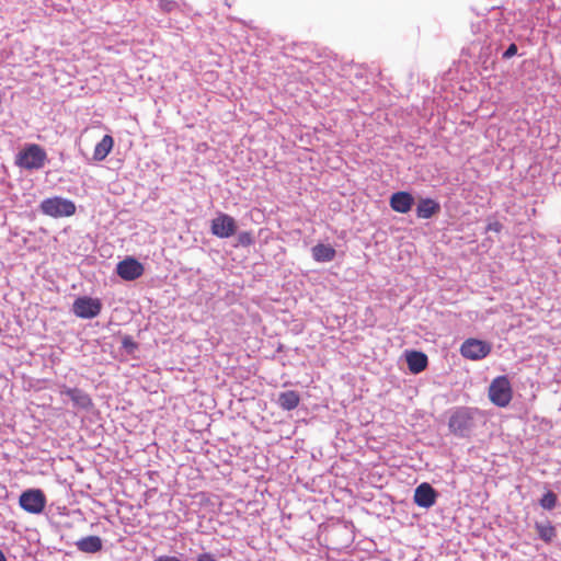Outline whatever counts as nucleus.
<instances>
[{
  "instance_id": "nucleus-4",
  "label": "nucleus",
  "mask_w": 561,
  "mask_h": 561,
  "mask_svg": "<svg viewBox=\"0 0 561 561\" xmlns=\"http://www.w3.org/2000/svg\"><path fill=\"white\" fill-rule=\"evenodd\" d=\"M512 397V386L507 376H499L492 380L489 387V399L493 404L505 408L510 404Z\"/></svg>"
},
{
  "instance_id": "nucleus-16",
  "label": "nucleus",
  "mask_w": 561,
  "mask_h": 561,
  "mask_svg": "<svg viewBox=\"0 0 561 561\" xmlns=\"http://www.w3.org/2000/svg\"><path fill=\"white\" fill-rule=\"evenodd\" d=\"M114 146V139L111 135H104L101 141H99L93 151V160L96 162L103 161L112 151Z\"/></svg>"
},
{
  "instance_id": "nucleus-15",
  "label": "nucleus",
  "mask_w": 561,
  "mask_h": 561,
  "mask_svg": "<svg viewBox=\"0 0 561 561\" xmlns=\"http://www.w3.org/2000/svg\"><path fill=\"white\" fill-rule=\"evenodd\" d=\"M407 364L411 373L420 374L427 366V356L417 351H412L407 354Z\"/></svg>"
},
{
  "instance_id": "nucleus-9",
  "label": "nucleus",
  "mask_w": 561,
  "mask_h": 561,
  "mask_svg": "<svg viewBox=\"0 0 561 561\" xmlns=\"http://www.w3.org/2000/svg\"><path fill=\"white\" fill-rule=\"evenodd\" d=\"M144 272V265L131 256L126 257L116 265V273L124 280H135L141 277Z\"/></svg>"
},
{
  "instance_id": "nucleus-13",
  "label": "nucleus",
  "mask_w": 561,
  "mask_h": 561,
  "mask_svg": "<svg viewBox=\"0 0 561 561\" xmlns=\"http://www.w3.org/2000/svg\"><path fill=\"white\" fill-rule=\"evenodd\" d=\"M439 211V203L432 198H422L416 206V216L422 219H430Z\"/></svg>"
},
{
  "instance_id": "nucleus-3",
  "label": "nucleus",
  "mask_w": 561,
  "mask_h": 561,
  "mask_svg": "<svg viewBox=\"0 0 561 561\" xmlns=\"http://www.w3.org/2000/svg\"><path fill=\"white\" fill-rule=\"evenodd\" d=\"M39 210L53 218L69 217L76 213V205L68 198L54 196L43 199L39 204Z\"/></svg>"
},
{
  "instance_id": "nucleus-29",
  "label": "nucleus",
  "mask_w": 561,
  "mask_h": 561,
  "mask_svg": "<svg viewBox=\"0 0 561 561\" xmlns=\"http://www.w3.org/2000/svg\"><path fill=\"white\" fill-rule=\"evenodd\" d=\"M225 3L227 7L231 8L232 7V2H230L229 0H225Z\"/></svg>"
},
{
  "instance_id": "nucleus-28",
  "label": "nucleus",
  "mask_w": 561,
  "mask_h": 561,
  "mask_svg": "<svg viewBox=\"0 0 561 561\" xmlns=\"http://www.w3.org/2000/svg\"><path fill=\"white\" fill-rule=\"evenodd\" d=\"M0 561H7V558L1 550H0Z\"/></svg>"
},
{
  "instance_id": "nucleus-12",
  "label": "nucleus",
  "mask_w": 561,
  "mask_h": 561,
  "mask_svg": "<svg viewBox=\"0 0 561 561\" xmlns=\"http://www.w3.org/2000/svg\"><path fill=\"white\" fill-rule=\"evenodd\" d=\"M389 204L394 211L407 214L411 210L414 204V197L409 192H396L390 196Z\"/></svg>"
},
{
  "instance_id": "nucleus-7",
  "label": "nucleus",
  "mask_w": 561,
  "mask_h": 561,
  "mask_svg": "<svg viewBox=\"0 0 561 561\" xmlns=\"http://www.w3.org/2000/svg\"><path fill=\"white\" fill-rule=\"evenodd\" d=\"M491 351L492 345L489 342L478 339H468L460 347L461 355L471 360L483 359L491 353Z\"/></svg>"
},
{
  "instance_id": "nucleus-21",
  "label": "nucleus",
  "mask_w": 561,
  "mask_h": 561,
  "mask_svg": "<svg viewBox=\"0 0 561 561\" xmlns=\"http://www.w3.org/2000/svg\"><path fill=\"white\" fill-rule=\"evenodd\" d=\"M539 503L542 508L551 511L556 507L557 495L552 491H548L542 495Z\"/></svg>"
},
{
  "instance_id": "nucleus-23",
  "label": "nucleus",
  "mask_w": 561,
  "mask_h": 561,
  "mask_svg": "<svg viewBox=\"0 0 561 561\" xmlns=\"http://www.w3.org/2000/svg\"><path fill=\"white\" fill-rule=\"evenodd\" d=\"M238 243L242 247H249L253 243L252 234L248 231H242L238 234Z\"/></svg>"
},
{
  "instance_id": "nucleus-22",
  "label": "nucleus",
  "mask_w": 561,
  "mask_h": 561,
  "mask_svg": "<svg viewBox=\"0 0 561 561\" xmlns=\"http://www.w3.org/2000/svg\"><path fill=\"white\" fill-rule=\"evenodd\" d=\"M122 348L129 355L134 354L138 348V344L133 340L130 335H125L122 339Z\"/></svg>"
},
{
  "instance_id": "nucleus-18",
  "label": "nucleus",
  "mask_w": 561,
  "mask_h": 561,
  "mask_svg": "<svg viewBox=\"0 0 561 561\" xmlns=\"http://www.w3.org/2000/svg\"><path fill=\"white\" fill-rule=\"evenodd\" d=\"M77 548L87 553H95L102 549V540L99 536H88L77 541Z\"/></svg>"
},
{
  "instance_id": "nucleus-20",
  "label": "nucleus",
  "mask_w": 561,
  "mask_h": 561,
  "mask_svg": "<svg viewBox=\"0 0 561 561\" xmlns=\"http://www.w3.org/2000/svg\"><path fill=\"white\" fill-rule=\"evenodd\" d=\"M159 7L163 12L172 13L183 11L186 3L183 0H160Z\"/></svg>"
},
{
  "instance_id": "nucleus-17",
  "label": "nucleus",
  "mask_w": 561,
  "mask_h": 561,
  "mask_svg": "<svg viewBox=\"0 0 561 561\" xmlns=\"http://www.w3.org/2000/svg\"><path fill=\"white\" fill-rule=\"evenodd\" d=\"M300 396L295 390L280 392L277 398V404L285 411H291L298 407Z\"/></svg>"
},
{
  "instance_id": "nucleus-5",
  "label": "nucleus",
  "mask_w": 561,
  "mask_h": 561,
  "mask_svg": "<svg viewBox=\"0 0 561 561\" xmlns=\"http://www.w3.org/2000/svg\"><path fill=\"white\" fill-rule=\"evenodd\" d=\"M46 496L41 489H28L21 493L20 506L30 514H41L46 506Z\"/></svg>"
},
{
  "instance_id": "nucleus-10",
  "label": "nucleus",
  "mask_w": 561,
  "mask_h": 561,
  "mask_svg": "<svg viewBox=\"0 0 561 561\" xmlns=\"http://www.w3.org/2000/svg\"><path fill=\"white\" fill-rule=\"evenodd\" d=\"M438 497V492L427 482H423L414 490V503L422 508L432 507Z\"/></svg>"
},
{
  "instance_id": "nucleus-25",
  "label": "nucleus",
  "mask_w": 561,
  "mask_h": 561,
  "mask_svg": "<svg viewBox=\"0 0 561 561\" xmlns=\"http://www.w3.org/2000/svg\"><path fill=\"white\" fill-rule=\"evenodd\" d=\"M196 561H217L209 552H204L197 556Z\"/></svg>"
},
{
  "instance_id": "nucleus-14",
  "label": "nucleus",
  "mask_w": 561,
  "mask_h": 561,
  "mask_svg": "<svg viewBox=\"0 0 561 561\" xmlns=\"http://www.w3.org/2000/svg\"><path fill=\"white\" fill-rule=\"evenodd\" d=\"M312 259L319 263H328L334 260L335 249L330 244L318 243L311 249Z\"/></svg>"
},
{
  "instance_id": "nucleus-19",
  "label": "nucleus",
  "mask_w": 561,
  "mask_h": 561,
  "mask_svg": "<svg viewBox=\"0 0 561 561\" xmlns=\"http://www.w3.org/2000/svg\"><path fill=\"white\" fill-rule=\"evenodd\" d=\"M536 531L541 540L550 542L556 537V529L550 522L536 523Z\"/></svg>"
},
{
  "instance_id": "nucleus-8",
  "label": "nucleus",
  "mask_w": 561,
  "mask_h": 561,
  "mask_svg": "<svg viewBox=\"0 0 561 561\" xmlns=\"http://www.w3.org/2000/svg\"><path fill=\"white\" fill-rule=\"evenodd\" d=\"M210 231L217 238L227 239L237 232V222L233 217L225 213H219L211 220Z\"/></svg>"
},
{
  "instance_id": "nucleus-26",
  "label": "nucleus",
  "mask_w": 561,
  "mask_h": 561,
  "mask_svg": "<svg viewBox=\"0 0 561 561\" xmlns=\"http://www.w3.org/2000/svg\"><path fill=\"white\" fill-rule=\"evenodd\" d=\"M502 224L499 222V221H493V222H490L488 225V231H494V232H500L502 230Z\"/></svg>"
},
{
  "instance_id": "nucleus-1",
  "label": "nucleus",
  "mask_w": 561,
  "mask_h": 561,
  "mask_svg": "<svg viewBox=\"0 0 561 561\" xmlns=\"http://www.w3.org/2000/svg\"><path fill=\"white\" fill-rule=\"evenodd\" d=\"M448 413V430L458 438L471 437L483 421V414L477 408L456 407Z\"/></svg>"
},
{
  "instance_id": "nucleus-11",
  "label": "nucleus",
  "mask_w": 561,
  "mask_h": 561,
  "mask_svg": "<svg viewBox=\"0 0 561 561\" xmlns=\"http://www.w3.org/2000/svg\"><path fill=\"white\" fill-rule=\"evenodd\" d=\"M60 393L69 397V399L72 401L73 407L78 408L80 410L88 411L93 405L90 396L85 391H83V390H81L79 388H67V387H65L60 391Z\"/></svg>"
},
{
  "instance_id": "nucleus-24",
  "label": "nucleus",
  "mask_w": 561,
  "mask_h": 561,
  "mask_svg": "<svg viewBox=\"0 0 561 561\" xmlns=\"http://www.w3.org/2000/svg\"><path fill=\"white\" fill-rule=\"evenodd\" d=\"M517 54V46L515 44H511L507 49L502 54L503 59H510Z\"/></svg>"
},
{
  "instance_id": "nucleus-27",
  "label": "nucleus",
  "mask_w": 561,
  "mask_h": 561,
  "mask_svg": "<svg viewBox=\"0 0 561 561\" xmlns=\"http://www.w3.org/2000/svg\"><path fill=\"white\" fill-rule=\"evenodd\" d=\"M153 561H181L178 557L174 556H160Z\"/></svg>"
},
{
  "instance_id": "nucleus-2",
  "label": "nucleus",
  "mask_w": 561,
  "mask_h": 561,
  "mask_svg": "<svg viewBox=\"0 0 561 561\" xmlns=\"http://www.w3.org/2000/svg\"><path fill=\"white\" fill-rule=\"evenodd\" d=\"M48 161L46 150L37 144H25L15 154L14 163L26 171H37Z\"/></svg>"
},
{
  "instance_id": "nucleus-6",
  "label": "nucleus",
  "mask_w": 561,
  "mask_h": 561,
  "mask_svg": "<svg viewBox=\"0 0 561 561\" xmlns=\"http://www.w3.org/2000/svg\"><path fill=\"white\" fill-rule=\"evenodd\" d=\"M101 310V301L89 296L78 297L72 305L73 313L81 319L95 318L100 314Z\"/></svg>"
}]
</instances>
